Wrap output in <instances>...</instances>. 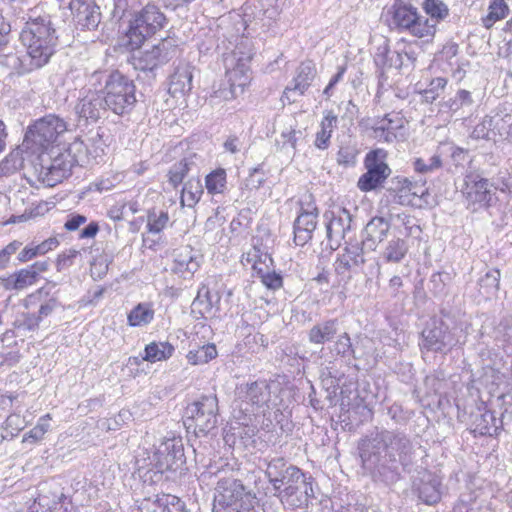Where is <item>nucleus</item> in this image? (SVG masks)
Wrapping results in <instances>:
<instances>
[{"label":"nucleus","mask_w":512,"mask_h":512,"mask_svg":"<svg viewBox=\"0 0 512 512\" xmlns=\"http://www.w3.org/2000/svg\"><path fill=\"white\" fill-rule=\"evenodd\" d=\"M363 470L376 482L391 487L410 472L415 460V446L405 432L382 429L358 443Z\"/></svg>","instance_id":"obj_1"},{"label":"nucleus","mask_w":512,"mask_h":512,"mask_svg":"<svg viewBox=\"0 0 512 512\" xmlns=\"http://www.w3.org/2000/svg\"><path fill=\"white\" fill-rule=\"evenodd\" d=\"M22 17L25 21L20 39L26 47L28 57L33 59L34 66L46 65L55 52L58 37L50 15H34L31 8Z\"/></svg>","instance_id":"obj_2"},{"label":"nucleus","mask_w":512,"mask_h":512,"mask_svg":"<svg viewBox=\"0 0 512 512\" xmlns=\"http://www.w3.org/2000/svg\"><path fill=\"white\" fill-rule=\"evenodd\" d=\"M97 81L105 78V85L102 89L108 109L116 115H129L135 108L136 86L133 80L129 79L119 71L109 74L95 72L92 76Z\"/></svg>","instance_id":"obj_3"},{"label":"nucleus","mask_w":512,"mask_h":512,"mask_svg":"<svg viewBox=\"0 0 512 512\" xmlns=\"http://www.w3.org/2000/svg\"><path fill=\"white\" fill-rule=\"evenodd\" d=\"M165 15L154 4H147L129 22L128 30L122 38V46L134 51L142 46L144 41L163 28Z\"/></svg>","instance_id":"obj_4"},{"label":"nucleus","mask_w":512,"mask_h":512,"mask_svg":"<svg viewBox=\"0 0 512 512\" xmlns=\"http://www.w3.org/2000/svg\"><path fill=\"white\" fill-rule=\"evenodd\" d=\"M461 332L462 330L455 324L433 317L421 333L420 346L428 351L446 354L454 347L465 343V339L461 340Z\"/></svg>","instance_id":"obj_5"},{"label":"nucleus","mask_w":512,"mask_h":512,"mask_svg":"<svg viewBox=\"0 0 512 512\" xmlns=\"http://www.w3.org/2000/svg\"><path fill=\"white\" fill-rule=\"evenodd\" d=\"M270 484L281 503L293 508L306 504L309 492H313L311 483L296 466L289 467L285 474Z\"/></svg>","instance_id":"obj_6"},{"label":"nucleus","mask_w":512,"mask_h":512,"mask_svg":"<svg viewBox=\"0 0 512 512\" xmlns=\"http://www.w3.org/2000/svg\"><path fill=\"white\" fill-rule=\"evenodd\" d=\"M218 399L215 394L202 395L186 408L184 425L196 436L207 435L217 426Z\"/></svg>","instance_id":"obj_7"},{"label":"nucleus","mask_w":512,"mask_h":512,"mask_svg":"<svg viewBox=\"0 0 512 512\" xmlns=\"http://www.w3.org/2000/svg\"><path fill=\"white\" fill-rule=\"evenodd\" d=\"M256 501L255 494L247 491L240 480L231 477L218 480L214 496L215 507L218 505L225 510L249 512Z\"/></svg>","instance_id":"obj_8"},{"label":"nucleus","mask_w":512,"mask_h":512,"mask_svg":"<svg viewBox=\"0 0 512 512\" xmlns=\"http://www.w3.org/2000/svg\"><path fill=\"white\" fill-rule=\"evenodd\" d=\"M130 58V63L136 70L152 72L168 63L178 52V45L172 38L161 39L150 49H136Z\"/></svg>","instance_id":"obj_9"},{"label":"nucleus","mask_w":512,"mask_h":512,"mask_svg":"<svg viewBox=\"0 0 512 512\" xmlns=\"http://www.w3.org/2000/svg\"><path fill=\"white\" fill-rule=\"evenodd\" d=\"M251 55H240L234 51L230 58L226 59L227 78L229 88L219 89L215 91L213 98H223L228 101L237 97L239 93L244 91V87L249 83L250 76L248 63Z\"/></svg>","instance_id":"obj_10"},{"label":"nucleus","mask_w":512,"mask_h":512,"mask_svg":"<svg viewBox=\"0 0 512 512\" xmlns=\"http://www.w3.org/2000/svg\"><path fill=\"white\" fill-rule=\"evenodd\" d=\"M388 153L377 148L369 151L364 159L366 172L360 176L357 182L358 188L363 192H369L382 186L390 176L391 169L387 164Z\"/></svg>","instance_id":"obj_11"},{"label":"nucleus","mask_w":512,"mask_h":512,"mask_svg":"<svg viewBox=\"0 0 512 512\" xmlns=\"http://www.w3.org/2000/svg\"><path fill=\"white\" fill-rule=\"evenodd\" d=\"M67 130L68 125L64 119L54 114H49L37 120L29 127L25 134L24 142L32 143L39 148H46Z\"/></svg>","instance_id":"obj_12"},{"label":"nucleus","mask_w":512,"mask_h":512,"mask_svg":"<svg viewBox=\"0 0 512 512\" xmlns=\"http://www.w3.org/2000/svg\"><path fill=\"white\" fill-rule=\"evenodd\" d=\"M392 24L398 29L408 30L419 38L435 34V24L430 23L427 18L419 16L417 9L412 5H399L395 7Z\"/></svg>","instance_id":"obj_13"},{"label":"nucleus","mask_w":512,"mask_h":512,"mask_svg":"<svg viewBox=\"0 0 512 512\" xmlns=\"http://www.w3.org/2000/svg\"><path fill=\"white\" fill-rule=\"evenodd\" d=\"M153 461L161 473L180 469L186 461L182 438L172 437L162 441L154 453Z\"/></svg>","instance_id":"obj_14"},{"label":"nucleus","mask_w":512,"mask_h":512,"mask_svg":"<svg viewBox=\"0 0 512 512\" xmlns=\"http://www.w3.org/2000/svg\"><path fill=\"white\" fill-rule=\"evenodd\" d=\"M411 489L421 502L426 505H434L441 500L442 481L437 474L422 469L412 479Z\"/></svg>","instance_id":"obj_15"},{"label":"nucleus","mask_w":512,"mask_h":512,"mask_svg":"<svg viewBox=\"0 0 512 512\" xmlns=\"http://www.w3.org/2000/svg\"><path fill=\"white\" fill-rule=\"evenodd\" d=\"M364 248L358 244L345 247L343 253L338 254L333 266L336 274L342 279L350 280L365 263Z\"/></svg>","instance_id":"obj_16"},{"label":"nucleus","mask_w":512,"mask_h":512,"mask_svg":"<svg viewBox=\"0 0 512 512\" xmlns=\"http://www.w3.org/2000/svg\"><path fill=\"white\" fill-rule=\"evenodd\" d=\"M108 110L102 90L89 92L75 106L79 120L85 122H97Z\"/></svg>","instance_id":"obj_17"},{"label":"nucleus","mask_w":512,"mask_h":512,"mask_svg":"<svg viewBox=\"0 0 512 512\" xmlns=\"http://www.w3.org/2000/svg\"><path fill=\"white\" fill-rule=\"evenodd\" d=\"M318 209L316 206L308 205L307 209L301 208L300 213L293 223L294 243L297 246H304L313 237L317 227Z\"/></svg>","instance_id":"obj_18"},{"label":"nucleus","mask_w":512,"mask_h":512,"mask_svg":"<svg viewBox=\"0 0 512 512\" xmlns=\"http://www.w3.org/2000/svg\"><path fill=\"white\" fill-rule=\"evenodd\" d=\"M69 8L83 29L94 30L101 21L100 7L94 0H71Z\"/></svg>","instance_id":"obj_19"},{"label":"nucleus","mask_w":512,"mask_h":512,"mask_svg":"<svg viewBox=\"0 0 512 512\" xmlns=\"http://www.w3.org/2000/svg\"><path fill=\"white\" fill-rule=\"evenodd\" d=\"M331 216L326 225L327 239L331 243L340 246L342 240L352 228V215L346 208H338L330 212Z\"/></svg>","instance_id":"obj_20"},{"label":"nucleus","mask_w":512,"mask_h":512,"mask_svg":"<svg viewBox=\"0 0 512 512\" xmlns=\"http://www.w3.org/2000/svg\"><path fill=\"white\" fill-rule=\"evenodd\" d=\"M93 146L90 148L80 139H75L65 151L66 155L73 161L74 165H82L91 156L92 158L101 157L104 154L105 144L102 136L97 133L90 139Z\"/></svg>","instance_id":"obj_21"},{"label":"nucleus","mask_w":512,"mask_h":512,"mask_svg":"<svg viewBox=\"0 0 512 512\" xmlns=\"http://www.w3.org/2000/svg\"><path fill=\"white\" fill-rule=\"evenodd\" d=\"M202 255L191 246L180 247L173 252L172 271L183 278L192 276L200 267Z\"/></svg>","instance_id":"obj_22"},{"label":"nucleus","mask_w":512,"mask_h":512,"mask_svg":"<svg viewBox=\"0 0 512 512\" xmlns=\"http://www.w3.org/2000/svg\"><path fill=\"white\" fill-rule=\"evenodd\" d=\"M73 166H75L73 161L69 159L66 153H61L51 160L49 166L41 167V179L48 186H54L70 176Z\"/></svg>","instance_id":"obj_23"},{"label":"nucleus","mask_w":512,"mask_h":512,"mask_svg":"<svg viewBox=\"0 0 512 512\" xmlns=\"http://www.w3.org/2000/svg\"><path fill=\"white\" fill-rule=\"evenodd\" d=\"M468 202V208L473 206L472 210L476 211L478 207H488L491 201V191L489 189V181L485 178L475 177L466 182V188L463 191Z\"/></svg>","instance_id":"obj_24"},{"label":"nucleus","mask_w":512,"mask_h":512,"mask_svg":"<svg viewBox=\"0 0 512 512\" xmlns=\"http://www.w3.org/2000/svg\"><path fill=\"white\" fill-rule=\"evenodd\" d=\"M390 229V223L383 217H373L365 226L362 247L375 250L376 243L382 242Z\"/></svg>","instance_id":"obj_25"},{"label":"nucleus","mask_w":512,"mask_h":512,"mask_svg":"<svg viewBox=\"0 0 512 512\" xmlns=\"http://www.w3.org/2000/svg\"><path fill=\"white\" fill-rule=\"evenodd\" d=\"M0 64L17 72L18 74H25L42 67L34 66L33 59L28 57L27 54L20 57L14 51L13 47L8 46V43L5 44V49H1L0 51Z\"/></svg>","instance_id":"obj_26"},{"label":"nucleus","mask_w":512,"mask_h":512,"mask_svg":"<svg viewBox=\"0 0 512 512\" xmlns=\"http://www.w3.org/2000/svg\"><path fill=\"white\" fill-rule=\"evenodd\" d=\"M192 67L187 63L179 64L170 76L169 93L173 97L184 96L192 89Z\"/></svg>","instance_id":"obj_27"},{"label":"nucleus","mask_w":512,"mask_h":512,"mask_svg":"<svg viewBox=\"0 0 512 512\" xmlns=\"http://www.w3.org/2000/svg\"><path fill=\"white\" fill-rule=\"evenodd\" d=\"M316 73L315 65L311 61L302 62L296 70V76L286 87L284 94L288 96L289 93L294 92L303 95L311 85Z\"/></svg>","instance_id":"obj_28"},{"label":"nucleus","mask_w":512,"mask_h":512,"mask_svg":"<svg viewBox=\"0 0 512 512\" xmlns=\"http://www.w3.org/2000/svg\"><path fill=\"white\" fill-rule=\"evenodd\" d=\"M339 333L338 319H328L315 324L308 332L309 342L316 345H323L332 341Z\"/></svg>","instance_id":"obj_29"},{"label":"nucleus","mask_w":512,"mask_h":512,"mask_svg":"<svg viewBox=\"0 0 512 512\" xmlns=\"http://www.w3.org/2000/svg\"><path fill=\"white\" fill-rule=\"evenodd\" d=\"M59 245L56 237H50L41 243L31 242L26 245L17 255V259L21 263L28 262L38 256L45 255L49 251L55 249Z\"/></svg>","instance_id":"obj_30"},{"label":"nucleus","mask_w":512,"mask_h":512,"mask_svg":"<svg viewBox=\"0 0 512 512\" xmlns=\"http://www.w3.org/2000/svg\"><path fill=\"white\" fill-rule=\"evenodd\" d=\"M30 298H35L40 302L37 315L42 321L44 318L50 316L61 303L56 295L50 296V292L46 287L39 288L35 293L30 295Z\"/></svg>","instance_id":"obj_31"},{"label":"nucleus","mask_w":512,"mask_h":512,"mask_svg":"<svg viewBox=\"0 0 512 512\" xmlns=\"http://www.w3.org/2000/svg\"><path fill=\"white\" fill-rule=\"evenodd\" d=\"M198 157L196 154H190L181 161L175 163L169 170V181L177 187L182 183L184 177L192 170L197 169Z\"/></svg>","instance_id":"obj_32"},{"label":"nucleus","mask_w":512,"mask_h":512,"mask_svg":"<svg viewBox=\"0 0 512 512\" xmlns=\"http://www.w3.org/2000/svg\"><path fill=\"white\" fill-rule=\"evenodd\" d=\"M408 249L409 246L406 240L393 237L386 243L381 256L388 263H399L406 256Z\"/></svg>","instance_id":"obj_33"},{"label":"nucleus","mask_w":512,"mask_h":512,"mask_svg":"<svg viewBox=\"0 0 512 512\" xmlns=\"http://www.w3.org/2000/svg\"><path fill=\"white\" fill-rule=\"evenodd\" d=\"M175 351V348L169 342H151L144 349L143 360L147 362H158L169 359Z\"/></svg>","instance_id":"obj_34"},{"label":"nucleus","mask_w":512,"mask_h":512,"mask_svg":"<svg viewBox=\"0 0 512 512\" xmlns=\"http://www.w3.org/2000/svg\"><path fill=\"white\" fill-rule=\"evenodd\" d=\"M246 400L261 407L270 400V389L266 381H255L246 385Z\"/></svg>","instance_id":"obj_35"},{"label":"nucleus","mask_w":512,"mask_h":512,"mask_svg":"<svg viewBox=\"0 0 512 512\" xmlns=\"http://www.w3.org/2000/svg\"><path fill=\"white\" fill-rule=\"evenodd\" d=\"M337 116L332 111H327L320 124V131L316 134L315 146L318 149L328 148L333 129L336 127Z\"/></svg>","instance_id":"obj_36"},{"label":"nucleus","mask_w":512,"mask_h":512,"mask_svg":"<svg viewBox=\"0 0 512 512\" xmlns=\"http://www.w3.org/2000/svg\"><path fill=\"white\" fill-rule=\"evenodd\" d=\"M501 273L499 269L491 268L478 279L479 292L486 298L495 296L499 290Z\"/></svg>","instance_id":"obj_37"},{"label":"nucleus","mask_w":512,"mask_h":512,"mask_svg":"<svg viewBox=\"0 0 512 512\" xmlns=\"http://www.w3.org/2000/svg\"><path fill=\"white\" fill-rule=\"evenodd\" d=\"M220 297L217 293H212L208 286L202 284L198 289L197 296L195 297L192 305L194 308H198L202 316L210 313L216 303H218Z\"/></svg>","instance_id":"obj_38"},{"label":"nucleus","mask_w":512,"mask_h":512,"mask_svg":"<svg viewBox=\"0 0 512 512\" xmlns=\"http://www.w3.org/2000/svg\"><path fill=\"white\" fill-rule=\"evenodd\" d=\"M36 282L35 272L30 271L26 267L10 275L5 281V287L10 290L20 291L32 286Z\"/></svg>","instance_id":"obj_39"},{"label":"nucleus","mask_w":512,"mask_h":512,"mask_svg":"<svg viewBox=\"0 0 512 512\" xmlns=\"http://www.w3.org/2000/svg\"><path fill=\"white\" fill-rule=\"evenodd\" d=\"M203 194V186L199 178L189 179L183 186L181 203L187 207H193Z\"/></svg>","instance_id":"obj_40"},{"label":"nucleus","mask_w":512,"mask_h":512,"mask_svg":"<svg viewBox=\"0 0 512 512\" xmlns=\"http://www.w3.org/2000/svg\"><path fill=\"white\" fill-rule=\"evenodd\" d=\"M171 501H175V495L155 494L143 499L140 510L145 512H165Z\"/></svg>","instance_id":"obj_41"},{"label":"nucleus","mask_w":512,"mask_h":512,"mask_svg":"<svg viewBox=\"0 0 512 512\" xmlns=\"http://www.w3.org/2000/svg\"><path fill=\"white\" fill-rule=\"evenodd\" d=\"M508 12L509 8L504 0H490L488 13L482 18L483 26L490 29L497 21L505 18Z\"/></svg>","instance_id":"obj_42"},{"label":"nucleus","mask_w":512,"mask_h":512,"mask_svg":"<svg viewBox=\"0 0 512 512\" xmlns=\"http://www.w3.org/2000/svg\"><path fill=\"white\" fill-rule=\"evenodd\" d=\"M422 8L430 16V23L435 24L449 16V8L442 0H424Z\"/></svg>","instance_id":"obj_43"},{"label":"nucleus","mask_w":512,"mask_h":512,"mask_svg":"<svg viewBox=\"0 0 512 512\" xmlns=\"http://www.w3.org/2000/svg\"><path fill=\"white\" fill-rule=\"evenodd\" d=\"M40 323L41 320L36 313L21 312L17 314L13 326L18 332L26 334L36 332Z\"/></svg>","instance_id":"obj_44"},{"label":"nucleus","mask_w":512,"mask_h":512,"mask_svg":"<svg viewBox=\"0 0 512 512\" xmlns=\"http://www.w3.org/2000/svg\"><path fill=\"white\" fill-rule=\"evenodd\" d=\"M154 318V310L149 304L140 303L128 314L130 326H143L149 324Z\"/></svg>","instance_id":"obj_45"},{"label":"nucleus","mask_w":512,"mask_h":512,"mask_svg":"<svg viewBox=\"0 0 512 512\" xmlns=\"http://www.w3.org/2000/svg\"><path fill=\"white\" fill-rule=\"evenodd\" d=\"M217 349L215 344L209 343L198 347L195 350H190L187 354V359L192 365L206 364L212 359L216 358Z\"/></svg>","instance_id":"obj_46"},{"label":"nucleus","mask_w":512,"mask_h":512,"mask_svg":"<svg viewBox=\"0 0 512 512\" xmlns=\"http://www.w3.org/2000/svg\"><path fill=\"white\" fill-rule=\"evenodd\" d=\"M226 171L218 168L205 177V187L209 194H221L226 189Z\"/></svg>","instance_id":"obj_47"},{"label":"nucleus","mask_w":512,"mask_h":512,"mask_svg":"<svg viewBox=\"0 0 512 512\" xmlns=\"http://www.w3.org/2000/svg\"><path fill=\"white\" fill-rule=\"evenodd\" d=\"M266 465L265 475L268 478L269 483L277 480L280 476L288 471L289 467L294 465L288 464L283 457H273L270 460L264 459Z\"/></svg>","instance_id":"obj_48"},{"label":"nucleus","mask_w":512,"mask_h":512,"mask_svg":"<svg viewBox=\"0 0 512 512\" xmlns=\"http://www.w3.org/2000/svg\"><path fill=\"white\" fill-rule=\"evenodd\" d=\"M497 419L492 411H485L484 413L478 415L474 419V431L478 432L481 435H493L496 433L497 427Z\"/></svg>","instance_id":"obj_49"},{"label":"nucleus","mask_w":512,"mask_h":512,"mask_svg":"<svg viewBox=\"0 0 512 512\" xmlns=\"http://www.w3.org/2000/svg\"><path fill=\"white\" fill-rule=\"evenodd\" d=\"M473 105V99L471 93L467 90L460 89L455 97L449 98L448 100L441 103L442 109H447L452 112H457L464 107H471Z\"/></svg>","instance_id":"obj_50"},{"label":"nucleus","mask_w":512,"mask_h":512,"mask_svg":"<svg viewBox=\"0 0 512 512\" xmlns=\"http://www.w3.org/2000/svg\"><path fill=\"white\" fill-rule=\"evenodd\" d=\"M246 261L252 264L253 270L258 273L259 268H266L271 265L273 259L267 252H263L259 247L253 246L246 254Z\"/></svg>","instance_id":"obj_51"},{"label":"nucleus","mask_w":512,"mask_h":512,"mask_svg":"<svg viewBox=\"0 0 512 512\" xmlns=\"http://www.w3.org/2000/svg\"><path fill=\"white\" fill-rule=\"evenodd\" d=\"M448 80L444 77H437L430 81L427 88L422 91V96L427 103L434 102L447 86Z\"/></svg>","instance_id":"obj_52"},{"label":"nucleus","mask_w":512,"mask_h":512,"mask_svg":"<svg viewBox=\"0 0 512 512\" xmlns=\"http://www.w3.org/2000/svg\"><path fill=\"white\" fill-rule=\"evenodd\" d=\"M331 351L344 358L354 356L351 338L347 332L338 333L337 340L334 342Z\"/></svg>","instance_id":"obj_53"},{"label":"nucleus","mask_w":512,"mask_h":512,"mask_svg":"<svg viewBox=\"0 0 512 512\" xmlns=\"http://www.w3.org/2000/svg\"><path fill=\"white\" fill-rule=\"evenodd\" d=\"M169 221L168 212L155 210L149 211L147 215V230L150 233H160Z\"/></svg>","instance_id":"obj_54"},{"label":"nucleus","mask_w":512,"mask_h":512,"mask_svg":"<svg viewBox=\"0 0 512 512\" xmlns=\"http://www.w3.org/2000/svg\"><path fill=\"white\" fill-rule=\"evenodd\" d=\"M257 276L268 289L277 290L283 285V278L281 274L275 271H270L269 265H266V268H259Z\"/></svg>","instance_id":"obj_55"},{"label":"nucleus","mask_w":512,"mask_h":512,"mask_svg":"<svg viewBox=\"0 0 512 512\" xmlns=\"http://www.w3.org/2000/svg\"><path fill=\"white\" fill-rule=\"evenodd\" d=\"M442 165L440 156L433 155L428 160L423 158H416L413 162L414 170L420 174H427L439 169Z\"/></svg>","instance_id":"obj_56"},{"label":"nucleus","mask_w":512,"mask_h":512,"mask_svg":"<svg viewBox=\"0 0 512 512\" xmlns=\"http://www.w3.org/2000/svg\"><path fill=\"white\" fill-rule=\"evenodd\" d=\"M492 124L493 119L491 117H484L483 120L474 127L471 133V137L477 140L489 139V134L492 130Z\"/></svg>","instance_id":"obj_57"},{"label":"nucleus","mask_w":512,"mask_h":512,"mask_svg":"<svg viewBox=\"0 0 512 512\" xmlns=\"http://www.w3.org/2000/svg\"><path fill=\"white\" fill-rule=\"evenodd\" d=\"M79 255L76 249H69L58 255L56 260L57 271H63L74 264L75 258Z\"/></svg>","instance_id":"obj_58"},{"label":"nucleus","mask_w":512,"mask_h":512,"mask_svg":"<svg viewBox=\"0 0 512 512\" xmlns=\"http://www.w3.org/2000/svg\"><path fill=\"white\" fill-rule=\"evenodd\" d=\"M22 246V242L14 240L0 250V269L7 266L10 257L15 254Z\"/></svg>","instance_id":"obj_59"},{"label":"nucleus","mask_w":512,"mask_h":512,"mask_svg":"<svg viewBox=\"0 0 512 512\" xmlns=\"http://www.w3.org/2000/svg\"><path fill=\"white\" fill-rule=\"evenodd\" d=\"M373 136L378 141L391 143L396 139L395 128H387L383 125L373 127Z\"/></svg>","instance_id":"obj_60"},{"label":"nucleus","mask_w":512,"mask_h":512,"mask_svg":"<svg viewBox=\"0 0 512 512\" xmlns=\"http://www.w3.org/2000/svg\"><path fill=\"white\" fill-rule=\"evenodd\" d=\"M357 152L354 148L341 147L337 153V162L341 165H353L355 163Z\"/></svg>","instance_id":"obj_61"},{"label":"nucleus","mask_w":512,"mask_h":512,"mask_svg":"<svg viewBox=\"0 0 512 512\" xmlns=\"http://www.w3.org/2000/svg\"><path fill=\"white\" fill-rule=\"evenodd\" d=\"M296 131L295 129H289L287 131H283L280 135L281 140H276V143L278 145L281 144V148H287L290 147L291 149H295L296 143H297V137H296Z\"/></svg>","instance_id":"obj_62"},{"label":"nucleus","mask_w":512,"mask_h":512,"mask_svg":"<svg viewBox=\"0 0 512 512\" xmlns=\"http://www.w3.org/2000/svg\"><path fill=\"white\" fill-rule=\"evenodd\" d=\"M87 221L86 216L81 214H69L64 224V228L68 231H76L82 224Z\"/></svg>","instance_id":"obj_63"},{"label":"nucleus","mask_w":512,"mask_h":512,"mask_svg":"<svg viewBox=\"0 0 512 512\" xmlns=\"http://www.w3.org/2000/svg\"><path fill=\"white\" fill-rule=\"evenodd\" d=\"M426 194H427V188L425 187L424 183L418 184L417 182H412V181H411V186L408 187V189L406 191V196L410 195V196L418 197V198H422Z\"/></svg>","instance_id":"obj_64"}]
</instances>
